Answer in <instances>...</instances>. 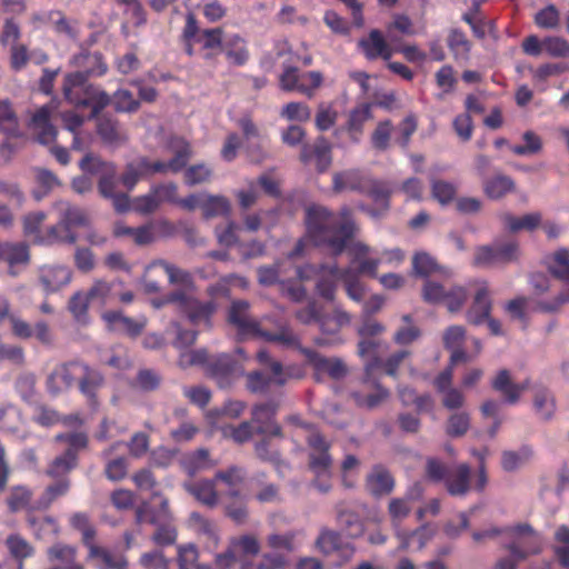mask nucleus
<instances>
[{
  "instance_id": "obj_1",
  "label": "nucleus",
  "mask_w": 569,
  "mask_h": 569,
  "mask_svg": "<svg viewBox=\"0 0 569 569\" xmlns=\"http://www.w3.org/2000/svg\"><path fill=\"white\" fill-rule=\"evenodd\" d=\"M306 224L307 238L316 246L328 248L335 256L341 254L347 248L351 262L357 264V270L347 268L340 271L336 263L321 264L318 268L307 266L296 270L298 277L305 280L313 273L317 274V292L329 301L335 299L338 281L342 280L348 297L360 302L366 288L358 280V274L376 277L381 259L371 258L372 249L363 242L353 241L348 246V241L357 231L350 210L345 207L339 214H335L326 207L310 206L306 211Z\"/></svg>"
},
{
  "instance_id": "obj_2",
  "label": "nucleus",
  "mask_w": 569,
  "mask_h": 569,
  "mask_svg": "<svg viewBox=\"0 0 569 569\" xmlns=\"http://www.w3.org/2000/svg\"><path fill=\"white\" fill-rule=\"evenodd\" d=\"M289 425L295 427L297 436H302L309 447V468L315 473L316 479L312 485L320 492L327 493L331 489V468L332 458L329 453V442L310 425L297 416L287 418Z\"/></svg>"
},
{
  "instance_id": "obj_3",
  "label": "nucleus",
  "mask_w": 569,
  "mask_h": 569,
  "mask_svg": "<svg viewBox=\"0 0 569 569\" xmlns=\"http://www.w3.org/2000/svg\"><path fill=\"white\" fill-rule=\"evenodd\" d=\"M549 271L558 279L565 282L566 288L549 299L539 298L550 289V280L546 274L533 273L530 277L536 298L535 309L542 312H555L565 303H569V251L567 249L557 250L548 260Z\"/></svg>"
},
{
  "instance_id": "obj_4",
  "label": "nucleus",
  "mask_w": 569,
  "mask_h": 569,
  "mask_svg": "<svg viewBox=\"0 0 569 569\" xmlns=\"http://www.w3.org/2000/svg\"><path fill=\"white\" fill-rule=\"evenodd\" d=\"M249 303L243 300L232 302L229 310V322L236 327L241 338L253 337L278 343L282 348H299L300 338L293 330L280 325L274 331L264 329L263 322H258L249 317Z\"/></svg>"
},
{
  "instance_id": "obj_5",
  "label": "nucleus",
  "mask_w": 569,
  "mask_h": 569,
  "mask_svg": "<svg viewBox=\"0 0 569 569\" xmlns=\"http://www.w3.org/2000/svg\"><path fill=\"white\" fill-rule=\"evenodd\" d=\"M64 99L76 107H90L91 118L96 117L110 103L109 96L99 88L88 83L81 72L68 73L63 82Z\"/></svg>"
},
{
  "instance_id": "obj_6",
  "label": "nucleus",
  "mask_w": 569,
  "mask_h": 569,
  "mask_svg": "<svg viewBox=\"0 0 569 569\" xmlns=\"http://www.w3.org/2000/svg\"><path fill=\"white\" fill-rule=\"evenodd\" d=\"M54 209L58 212L59 221L48 229L47 239H41L40 241L74 243L78 237L73 230L88 226L89 219L87 213L67 201L56 202Z\"/></svg>"
},
{
  "instance_id": "obj_7",
  "label": "nucleus",
  "mask_w": 569,
  "mask_h": 569,
  "mask_svg": "<svg viewBox=\"0 0 569 569\" xmlns=\"http://www.w3.org/2000/svg\"><path fill=\"white\" fill-rule=\"evenodd\" d=\"M164 303H171L174 309L183 315L192 325H210V319L214 313L217 306L212 301H200L187 290H177L168 295L163 301L154 302L157 308Z\"/></svg>"
},
{
  "instance_id": "obj_8",
  "label": "nucleus",
  "mask_w": 569,
  "mask_h": 569,
  "mask_svg": "<svg viewBox=\"0 0 569 569\" xmlns=\"http://www.w3.org/2000/svg\"><path fill=\"white\" fill-rule=\"evenodd\" d=\"M506 535L509 539L506 548L517 559L538 555L543 548L542 536L527 523L507 528Z\"/></svg>"
},
{
  "instance_id": "obj_9",
  "label": "nucleus",
  "mask_w": 569,
  "mask_h": 569,
  "mask_svg": "<svg viewBox=\"0 0 569 569\" xmlns=\"http://www.w3.org/2000/svg\"><path fill=\"white\" fill-rule=\"evenodd\" d=\"M167 149L169 152L173 153V157L169 161H151L147 158L149 177L154 174H166L168 172L177 173L186 167L191 157L190 144L183 138H170Z\"/></svg>"
},
{
  "instance_id": "obj_10",
  "label": "nucleus",
  "mask_w": 569,
  "mask_h": 569,
  "mask_svg": "<svg viewBox=\"0 0 569 569\" xmlns=\"http://www.w3.org/2000/svg\"><path fill=\"white\" fill-rule=\"evenodd\" d=\"M519 256L518 243L515 241H496L489 246L478 247L475 251L473 264L477 267H492L509 263Z\"/></svg>"
},
{
  "instance_id": "obj_11",
  "label": "nucleus",
  "mask_w": 569,
  "mask_h": 569,
  "mask_svg": "<svg viewBox=\"0 0 569 569\" xmlns=\"http://www.w3.org/2000/svg\"><path fill=\"white\" fill-rule=\"evenodd\" d=\"M71 280L72 270L67 264L51 262L37 268V283L47 296L61 291Z\"/></svg>"
},
{
  "instance_id": "obj_12",
  "label": "nucleus",
  "mask_w": 569,
  "mask_h": 569,
  "mask_svg": "<svg viewBox=\"0 0 569 569\" xmlns=\"http://www.w3.org/2000/svg\"><path fill=\"white\" fill-rule=\"evenodd\" d=\"M80 168L84 173L100 174L99 191L102 197L109 198L116 193V167L113 163L88 153L80 161Z\"/></svg>"
},
{
  "instance_id": "obj_13",
  "label": "nucleus",
  "mask_w": 569,
  "mask_h": 569,
  "mask_svg": "<svg viewBox=\"0 0 569 569\" xmlns=\"http://www.w3.org/2000/svg\"><path fill=\"white\" fill-rule=\"evenodd\" d=\"M57 109L58 106L54 102H50L37 108L30 114L28 127L37 141L42 144H49L57 138V129L51 121Z\"/></svg>"
},
{
  "instance_id": "obj_14",
  "label": "nucleus",
  "mask_w": 569,
  "mask_h": 569,
  "mask_svg": "<svg viewBox=\"0 0 569 569\" xmlns=\"http://www.w3.org/2000/svg\"><path fill=\"white\" fill-rule=\"evenodd\" d=\"M84 363L70 361L57 366L49 375L47 380L48 389L51 393H60L71 388L78 382L81 372H84Z\"/></svg>"
},
{
  "instance_id": "obj_15",
  "label": "nucleus",
  "mask_w": 569,
  "mask_h": 569,
  "mask_svg": "<svg viewBox=\"0 0 569 569\" xmlns=\"http://www.w3.org/2000/svg\"><path fill=\"white\" fill-rule=\"evenodd\" d=\"M473 286L476 288V292L471 307L467 312V320L472 325L479 326L490 316L492 302L487 281L477 280L473 282Z\"/></svg>"
},
{
  "instance_id": "obj_16",
  "label": "nucleus",
  "mask_w": 569,
  "mask_h": 569,
  "mask_svg": "<svg viewBox=\"0 0 569 569\" xmlns=\"http://www.w3.org/2000/svg\"><path fill=\"white\" fill-rule=\"evenodd\" d=\"M102 318L110 330L128 335L131 338H137L148 323L144 316L132 319L117 311H108L103 313Z\"/></svg>"
},
{
  "instance_id": "obj_17",
  "label": "nucleus",
  "mask_w": 569,
  "mask_h": 569,
  "mask_svg": "<svg viewBox=\"0 0 569 569\" xmlns=\"http://www.w3.org/2000/svg\"><path fill=\"white\" fill-rule=\"evenodd\" d=\"M293 349L299 350L305 355L319 372L327 373L333 379H341L347 375V366L339 358H327L311 349L302 348L301 346Z\"/></svg>"
},
{
  "instance_id": "obj_18",
  "label": "nucleus",
  "mask_w": 569,
  "mask_h": 569,
  "mask_svg": "<svg viewBox=\"0 0 569 569\" xmlns=\"http://www.w3.org/2000/svg\"><path fill=\"white\" fill-rule=\"evenodd\" d=\"M492 388L502 395L505 402L509 405L517 403L525 390L529 388V380L521 383H515L511 373L507 369L498 371L497 376L491 382Z\"/></svg>"
},
{
  "instance_id": "obj_19",
  "label": "nucleus",
  "mask_w": 569,
  "mask_h": 569,
  "mask_svg": "<svg viewBox=\"0 0 569 569\" xmlns=\"http://www.w3.org/2000/svg\"><path fill=\"white\" fill-rule=\"evenodd\" d=\"M206 373L216 380L220 388L229 387L234 380L232 358L227 353L213 356L207 365Z\"/></svg>"
},
{
  "instance_id": "obj_20",
  "label": "nucleus",
  "mask_w": 569,
  "mask_h": 569,
  "mask_svg": "<svg viewBox=\"0 0 569 569\" xmlns=\"http://www.w3.org/2000/svg\"><path fill=\"white\" fill-rule=\"evenodd\" d=\"M277 407L272 403L256 406L252 410V422L257 426V432L263 436L281 437V428L273 420Z\"/></svg>"
},
{
  "instance_id": "obj_21",
  "label": "nucleus",
  "mask_w": 569,
  "mask_h": 569,
  "mask_svg": "<svg viewBox=\"0 0 569 569\" xmlns=\"http://www.w3.org/2000/svg\"><path fill=\"white\" fill-rule=\"evenodd\" d=\"M97 133L104 144L118 148L128 140V134L121 124L113 118L102 116L97 120Z\"/></svg>"
},
{
  "instance_id": "obj_22",
  "label": "nucleus",
  "mask_w": 569,
  "mask_h": 569,
  "mask_svg": "<svg viewBox=\"0 0 569 569\" xmlns=\"http://www.w3.org/2000/svg\"><path fill=\"white\" fill-rule=\"evenodd\" d=\"M358 44L366 58L369 60H375L377 58L389 60L393 54V49L388 44L382 33L377 29L371 30L368 37L361 39Z\"/></svg>"
},
{
  "instance_id": "obj_23",
  "label": "nucleus",
  "mask_w": 569,
  "mask_h": 569,
  "mask_svg": "<svg viewBox=\"0 0 569 569\" xmlns=\"http://www.w3.org/2000/svg\"><path fill=\"white\" fill-rule=\"evenodd\" d=\"M300 160L306 164L315 161L320 172L326 171L331 163L328 142L323 138H319L313 144H303L300 152Z\"/></svg>"
},
{
  "instance_id": "obj_24",
  "label": "nucleus",
  "mask_w": 569,
  "mask_h": 569,
  "mask_svg": "<svg viewBox=\"0 0 569 569\" xmlns=\"http://www.w3.org/2000/svg\"><path fill=\"white\" fill-rule=\"evenodd\" d=\"M71 64L78 69L77 72L84 74L86 79L90 76H102L107 72L101 53L82 51L71 59Z\"/></svg>"
},
{
  "instance_id": "obj_25",
  "label": "nucleus",
  "mask_w": 569,
  "mask_h": 569,
  "mask_svg": "<svg viewBox=\"0 0 569 569\" xmlns=\"http://www.w3.org/2000/svg\"><path fill=\"white\" fill-rule=\"evenodd\" d=\"M88 558L93 561L97 569H124L127 560L121 555H116L110 550L99 547L92 541L87 546Z\"/></svg>"
},
{
  "instance_id": "obj_26",
  "label": "nucleus",
  "mask_w": 569,
  "mask_h": 569,
  "mask_svg": "<svg viewBox=\"0 0 569 569\" xmlns=\"http://www.w3.org/2000/svg\"><path fill=\"white\" fill-rule=\"evenodd\" d=\"M0 133L7 139L22 136L20 121L12 102L8 98L0 97Z\"/></svg>"
},
{
  "instance_id": "obj_27",
  "label": "nucleus",
  "mask_w": 569,
  "mask_h": 569,
  "mask_svg": "<svg viewBox=\"0 0 569 569\" xmlns=\"http://www.w3.org/2000/svg\"><path fill=\"white\" fill-rule=\"evenodd\" d=\"M187 527L198 536L204 537L213 548L219 545L220 536L216 523L201 513L191 512L187 520Z\"/></svg>"
},
{
  "instance_id": "obj_28",
  "label": "nucleus",
  "mask_w": 569,
  "mask_h": 569,
  "mask_svg": "<svg viewBox=\"0 0 569 569\" xmlns=\"http://www.w3.org/2000/svg\"><path fill=\"white\" fill-rule=\"evenodd\" d=\"M500 220L505 228L510 232L519 231H533L542 223L541 212L533 211L526 213L521 217L513 216L512 213L505 212L500 216Z\"/></svg>"
},
{
  "instance_id": "obj_29",
  "label": "nucleus",
  "mask_w": 569,
  "mask_h": 569,
  "mask_svg": "<svg viewBox=\"0 0 569 569\" xmlns=\"http://www.w3.org/2000/svg\"><path fill=\"white\" fill-rule=\"evenodd\" d=\"M465 339L466 331L461 326H451L443 332V345L451 350V365L469 361V356L461 349Z\"/></svg>"
},
{
  "instance_id": "obj_30",
  "label": "nucleus",
  "mask_w": 569,
  "mask_h": 569,
  "mask_svg": "<svg viewBox=\"0 0 569 569\" xmlns=\"http://www.w3.org/2000/svg\"><path fill=\"white\" fill-rule=\"evenodd\" d=\"M184 489L202 505L213 508L219 502V493L216 489L214 479H202L183 485Z\"/></svg>"
},
{
  "instance_id": "obj_31",
  "label": "nucleus",
  "mask_w": 569,
  "mask_h": 569,
  "mask_svg": "<svg viewBox=\"0 0 569 569\" xmlns=\"http://www.w3.org/2000/svg\"><path fill=\"white\" fill-rule=\"evenodd\" d=\"M366 487L371 495L380 497L393 490L395 480L387 469L376 466L367 476Z\"/></svg>"
},
{
  "instance_id": "obj_32",
  "label": "nucleus",
  "mask_w": 569,
  "mask_h": 569,
  "mask_svg": "<svg viewBox=\"0 0 569 569\" xmlns=\"http://www.w3.org/2000/svg\"><path fill=\"white\" fill-rule=\"evenodd\" d=\"M153 497L160 499L159 511H153L148 503L141 505L136 511L137 523L141 525L148 522L151 525H158L160 522H169L171 520L168 499L163 498L158 492H154Z\"/></svg>"
},
{
  "instance_id": "obj_33",
  "label": "nucleus",
  "mask_w": 569,
  "mask_h": 569,
  "mask_svg": "<svg viewBox=\"0 0 569 569\" xmlns=\"http://www.w3.org/2000/svg\"><path fill=\"white\" fill-rule=\"evenodd\" d=\"M120 446H122V442H114L101 452L102 458L106 460L104 475L111 481H120L128 473V461L124 457L111 458L112 452Z\"/></svg>"
},
{
  "instance_id": "obj_34",
  "label": "nucleus",
  "mask_w": 569,
  "mask_h": 569,
  "mask_svg": "<svg viewBox=\"0 0 569 569\" xmlns=\"http://www.w3.org/2000/svg\"><path fill=\"white\" fill-rule=\"evenodd\" d=\"M470 467L466 463L456 466L448 471L446 487L451 496H463L469 490Z\"/></svg>"
},
{
  "instance_id": "obj_35",
  "label": "nucleus",
  "mask_w": 569,
  "mask_h": 569,
  "mask_svg": "<svg viewBox=\"0 0 569 569\" xmlns=\"http://www.w3.org/2000/svg\"><path fill=\"white\" fill-rule=\"evenodd\" d=\"M367 178L357 170L337 172L332 178V187L336 192L366 190Z\"/></svg>"
},
{
  "instance_id": "obj_36",
  "label": "nucleus",
  "mask_w": 569,
  "mask_h": 569,
  "mask_svg": "<svg viewBox=\"0 0 569 569\" xmlns=\"http://www.w3.org/2000/svg\"><path fill=\"white\" fill-rule=\"evenodd\" d=\"M533 409L539 419L549 421L556 412V400L553 395L542 386L533 387Z\"/></svg>"
},
{
  "instance_id": "obj_37",
  "label": "nucleus",
  "mask_w": 569,
  "mask_h": 569,
  "mask_svg": "<svg viewBox=\"0 0 569 569\" xmlns=\"http://www.w3.org/2000/svg\"><path fill=\"white\" fill-rule=\"evenodd\" d=\"M222 50L227 59L236 66H243L249 59L247 42L238 33L229 34L224 39Z\"/></svg>"
},
{
  "instance_id": "obj_38",
  "label": "nucleus",
  "mask_w": 569,
  "mask_h": 569,
  "mask_svg": "<svg viewBox=\"0 0 569 569\" xmlns=\"http://www.w3.org/2000/svg\"><path fill=\"white\" fill-rule=\"evenodd\" d=\"M199 549L194 543L177 546L178 569H216L209 563L199 561Z\"/></svg>"
},
{
  "instance_id": "obj_39",
  "label": "nucleus",
  "mask_w": 569,
  "mask_h": 569,
  "mask_svg": "<svg viewBox=\"0 0 569 569\" xmlns=\"http://www.w3.org/2000/svg\"><path fill=\"white\" fill-rule=\"evenodd\" d=\"M213 479L216 482L221 481L227 486L228 489L224 493V497L230 499L240 498V490L238 487L244 480V471L241 468L231 466L227 470L218 471Z\"/></svg>"
},
{
  "instance_id": "obj_40",
  "label": "nucleus",
  "mask_w": 569,
  "mask_h": 569,
  "mask_svg": "<svg viewBox=\"0 0 569 569\" xmlns=\"http://www.w3.org/2000/svg\"><path fill=\"white\" fill-rule=\"evenodd\" d=\"M200 209L206 219L219 216H229L231 211L230 201L223 196H213L203 192Z\"/></svg>"
},
{
  "instance_id": "obj_41",
  "label": "nucleus",
  "mask_w": 569,
  "mask_h": 569,
  "mask_svg": "<svg viewBox=\"0 0 569 569\" xmlns=\"http://www.w3.org/2000/svg\"><path fill=\"white\" fill-rule=\"evenodd\" d=\"M317 546L325 555H331L336 551H341L345 555V560H348L353 555V548L350 546H342L340 536L331 530H322L317 539Z\"/></svg>"
},
{
  "instance_id": "obj_42",
  "label": "nucleus",
  "mask_w": 569,
  "mask_h": 569,
  "mask_svg": "<svg viewBox=\"0 0 569 569\" xmlns=\"http://www.w3.org/2000/svg\"><path fill=\"white\" fill-rule=\"evenodd\" d=\"M552 552L558 563L569 569V526L559 525L553 532Z\"/></svg>"
},
{
  "instance_id": "obj_43",
  "label": "nucleus",
  "mask_w": 569,
  "mask_h": 569,
  "mask_svg": "<svg viewBox=\"0 0 569 569\" xmlns=\"http://www.w3.org/2000/svg\"><path fill=\"white\" fill-rule=\"evenodd\" d=\"M23 425L21 412L12 405H4L0 407V431L11 433L18 437Z\"/></svg>"
},
{
  "instance_id": "obj_44",
  "label": "nucleus",
  "mask_w": 569,
  "mask_h": 569,
  "mask_svg": "<svg viewBox=\"0 0 569 569\" xmlns=\"http://www.w3.org/2000/svg\"><path fill=\"white\" fill-rule=\"evenodd\" d=\"M515 190V181L503 174H497L483 182L485 194L492 200H498Z\"/></svg>"
},
{
  "instance_id": "obj_45",
  "label": "nucleus",
  "mask_w": 569,
  "mask_h": 569,
  "mask_svg": "<svg viewBox=\"0 0 569 569\" xmlns=\"http://www.w3.org/2000/svg\"><path fill=\"white\" fill-rule=\"evenodd\" d=\"M147 178H149L147 158L140 157L127 164L121 182L128 190H132L139 180Z\"/></svg>"
},
{
  "instance_id": "obj_46",
  "label": "nucleus",
  "mask_w": 569,
  "mask_h": 569,
  "mask_svg": "<svg viewBox=\"0 0 569 569\" xmlns=\"http://www.w3.org/2000/svg\"><path fill=\"white\" fill-rule=\"evenodd\" d=\"M381 342L376 338H361L358 345V353L361 358H370L365 363L367 376H370L375 369L380 367V359L377 357V349Z\"/></svg>"
},
{
  "instance_id": "obj_47",
  "label": "nucleus",
  "mask_w": 569,
  "mask_h": 569,
  "mask_svg": "<svg viewBox=\"0 0 569 569\" xmlns=\"http://www.w3.org/2000/svg\"><path fill=\"white\" fill-rule=\"evenodd\" d=\"M84 369V372H81L78 379L79 389L87 398L93 399L97 390L103 385V377L98 370L86 363Z\"/></svg>"
},
{
  "instance_id": "obj_48",
  "label": "nucleus",
  "mask_w": 569,
  "mask_h": 569,
  "mask_svg": "<svg viewBox=\"0 0 569 569\" xmlns=\"http://www.w3.org/2000/svg\"><path fill=\"white\" fill-rule=\"evenodd\" d=\"M318 323L322 336L315 339V343L320 347H330L342 343L339 331L330 316H321Z\"/></svg>"
},
{
  "instance_id": "obj_49",
  "label": "nucleus",
  "mask_w": 569,
  "mask_h": 569,
  "mask_svg": "<svg viewBox=\"0 0 569 569\" xmlns=\"http://www.w3.org/2000/svg\"><path fill=\"white\" fill-rule=\"evenodd\" d=\"M391 192L392 190L388 183L370 179L367 180L366 190L362 191L372 199L381 211L388 210Z\"/></svg>"
},
{
  "instance_id": "obj_50",
  "label": "nucleus",
  "mask_w": 569,
  "mask_h": 569,
  "mask_svg": "<svg viewBox=\"0 0 569 569\" xmlns=\"http://www.w3.org/2000/svg\"><path fill=\"white\" fill-rule=\"evenodd\" d=\"M533 457V450L529 446H523L515 451H505L501 457V466L506 471H515Z\"/></svg>"
},
{
  "instance_id": "obj_51",
  "label": "nucleus",
  "mask_w": 569,
  "mask_h": 569,
  "mask_svg": "<svg viewBox=\"0 0 569 569\" xmlns=\"http://www.w3.org/2000/svg\"><path fill=\"white\" fill-rule=\"evenodd\" d=\"M301 535V530H290L284 533H272L268 536L267 542L272 549L292 552L299 547V537Z\"/></svg>"
},
{
  "instance_id": "obj_52",
  "label": "nucleus",
  "mask_w": 569,
  "mask_h": 569,
  "mask_svg": "<svg viewBox=\"0 0 569 569\" xmlns=\"http://www.w3.org/2000/svg\"><path fill=\"white\" fill-rule=\"evenodd\" d=\"M183 470L189 476H194L199 471L210 468L209 452L206 449H198L191 453L186 455L181 460Z\"/></svg>"
},
{
  "instance_id": "obj_53",
  "label": "nucleus",
  "mask_w": 569,
  "mask_h": 569,
  "mask_svg": "<svg viewBox=\"0 0 569 569\" xmlns=\"http://www.w3.org/2000/svg\"><path fill=\"white\" fill-rule=\"evenodd\" d=\"M277 216L278 212L276 210H261L249 213L243 217V226L250 232L259 230L263 224L270 230L276 223Z\"/></svg>"
},
{
  "instance_id": "obj_54",
  "label": "nucleus",
  "mask_w": 569,
  "mask_h": 569,
  "mask_svg": "<svg viewBox=\"0 0 569 569\" xmlns=\"http://www.w3.org/2000/svg\"><path fill=\"white\" fill-rule=\"evenodd\" d=\"M447 43L456 60L468 59L471 43L461 30L452 29L448 36Z\"/></svg>"
},
{
  "instance_id": "obj_55",
  "label": "nucleus",
  "mask_w": 569,
  "mask_h": 569,
  "mask_svg": "<svg viewBox=\"0 0 569 569\" xmlns=\"http://www.w3.org/2000/svg\"><path fill=\"white\" fill-rule=\"evenodd\" d=\"M7 548L19 562L17 569H23L22 560L33 555L32 546L19 535H11L6 540Z\"/></svg>"
},
{
  "instance_id": "obj_56",
  "label": "nucleus",
  "mask_w": 569,
  "mask_h": 569,
  "mask_svg": "<svg viewBox=\"0 0 569 569\" xmlns=\"http://www.w3.org/2000/svg\"><path fill=\"white\" fill-rule=\"evenodd\" d=\"M48 20L52 24L54 32L69 39H76L78 36L77 21L69 20L61 11H50Z\"/></svg>"
},
{
  "instance_id": "obj_57",
  "label": "nucleus",
  "mask_w": 569,
  "mask_h": 569,
  "mask_svg": "<svg viewBox=\"0 0 569 569\" xmlns=\"http://www.w3.org/2000/svg\"><path fill=\"white\" fill-rule=\"evenodd\" d=\"M160 266L163 268L164 272L168 276L169 282L171 284H180L186 288H190L193 284L192 276L189 271L180 269L172 263H169L164 260H158L152 262L149 268Z\"/></svg>"
},
{
  "instance_id": "obj_58",
  "label": "nucleus",
  "mask_w": 569,
  "mask_h": 569,
  "mask_svg": "<svg viewBox=\"0 0 569 569\" xmlns=\"http://www.w3.org/2000/svg\"><path fill=\"white\" fill-rule=\"evenodd\" d=\"M567 70H569L568 64L553 62L542 63L537 68H529L531 79L536 84L545 83L549 78L559 76Z\"/></svg>"
},
{
  "instance_id": "obj_59",
  "label": "nucleus",
  "mask_w": 569,
  "mask_h": 569,
  "mask_svg": "<svg viewBox=\"0 0 569 569\" xmlns=\"http://www.w3.org/2000/svg\"><path fill=\"white\" fill-rule=\"evenodd\" d=\"M77 466V455L73 449H67L61 456L57 457L49 466L47 473L50 477H60L68 473Z\"/></svg>"
},
{
  "instance_id": "obj_60",
  "label": "nucleus",
  "mask_w": 569,
  "mask_h": 569,
  "mask_svg": "<svg viewBox=\"0 0 569 569\" xmlns=\"http://www.w3.org/2000/svg\"><path fill=\"white\" fill-rule=\"evenodd\" d=\"M370 118L371 108L369 104L360 106L350 112L348 130L355 141L359 140V136L362 133V127Z\"/></svg>"
},
{
  "instance_id": "obj_61",
  "label": "nucleus",
  "mask_w": 569,
  "mask_h": 569,
  "mask_svg": "<svg viewBox=\"0 0 569 569\" xmlns=\"http://www.w3.org/2000/svg\"><path fill=\"white\" fill-rule=\"evenodd\" d=\"M3 261L8 264L28 266L30 262L29 246L24 242H7Z\"/></svg>"
},
{
  "instance_id": "obj_62",
  "label": "nucleus",
  "mask_w": 569,
  "mask_h": 569,
  "mask_svg": "<svg viewBox=\"0 0 569 569\" xmlns=\"http://www.w3.org/2000/svg\"><path fill=\"white\" fill-rule=\"evenodd\" d=\"M89 300L87 293L82 291L74 292L69 300L68 309L78 323L84 325L88 322Z\"/></svg>"
},
{
  "instance_id": "obj_63",
  "label": "nucleus",
  "mask_w": 569,
  "mask_h": 569,
  "mask_svg": "<svg viewBox=\"0 0 569 569\" xmlns=\"http://www.w3.org/2000/svg\"><path fill=\"white\" fill-rule=\"evenodd\" d=\"M280 88L284 91L308 92L307 83L301 80V74L295 67H287L279 78Z\"/></svg>"
},
{
  "instance_id": "obj_64",
  "label": "nucleus",
  "mask_w": 569,
  "mask_h": 569,
  "mask_svg": "<svg viewBox=\"0 0 569 569\" xmlns=\"http://www.w3.org/2000/svg\"><path fill=\"white\" fill-rule=\"evenodd\" d=\"M287 560L279 553H264L258 563L244 560L240 569H286Z\"/></svg>"
}]
</instances>
